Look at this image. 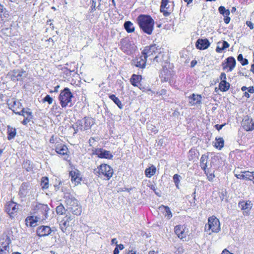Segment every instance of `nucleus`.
<instances>
[{
  "label": "nucleus",
  "instance_id": "nucleus-1",
  "mask_svg": "<svg viewBox=\"0 0 254 254\" xmlns=\"http://www.w3.org/2000/svg\"><path fill=\"white\" fill-rule=\"evenodd\" d=\"M52 147L60 157H63L64 161L70 163V151L67 145L59 137L53 135L49 139Z\"/></svg>",
  "mask_w": 254,
  "mask_h": 254
},
{
  "label": "nucleus",
  "instance_id": "nucleus-2",
  "mask_svg": "<svg viewBox=\"0 0 254 254\" xmlns=\"http://www.w3.org/2000/svg\"><path fill=\"white\" fill-rule=\"evenodd\" d=\"M9 108L13 113L22 115L24 117L22 123L23 125H26L32 120V113L30 111L29 109H24L23 108L22 104L18 101H14L12 102V104H9Z\"/></svg>",
  "mask_w": 254,
  "mask_h": 254
},
{
  "label": "nucleus",
  "instance_id": "nucleus-3",
  "mask_svg": "<svg viewBox=\"0 0 254 254\" xmlns=\"http://www.w3.org/2000/svg\"><path fill=\"white\" fill-rule=\"evenodd\" d=\"M136 21L143 32L148 35L152 34L154 29V21L150 15L140 14L137 17Z\"/></svg>",
  "mask_w": 254,
  "mask_h": 254
},
{
  "label": "nucleus",
  "instance_id": "nucleus-4",
  "mask_svg": "<svg viewBox=\"0 0 254 254\" xmlns=\"http://www.w3.org/2000/svg\"><path fill=\"white\" fill-rule=\"evenodd\" d=\"M50 209L47 204L39 203L34 207L33 211V224L42 222L47 218Z\"/></svg>",
  "mask_w": 254,
  "mask_h": 254
},
{
  "label": "nucleus",
  "instance_id": "nucleus-5",
  "mask_svg": "<svg viewBox=\"0 0 254 254\" xmlns=\"http://www.w3.org/2000/svg\"><path fill=\"white\" fill-rule=\"evenodd\" d=\"M76 224L77 221L74 217L70 215H66L60 221V229L63 233L67 235L73 231Z\"/></svg>",
  "mask_w": 254,
  "mask_h": 254
},
{
  "label": "nucleus",
  "instance_id": "nucleus-6",
  "mask_svg": "<svg viewBox=\"0 0 254 254\" xmlns=\"http://www.w3.org/2000/svg\"><path fill=\"white\" fill-rule=\"evenodd\" d=\"M94 175L104 180H109L114 175V170L110 165L101 163L94 170Z\"/></svg>",
  "mask_w": 254,
  "mask_h": 254
},
{
  "label": "nucleus",
  "instance_id": "nucleus-7",
  "mask_svg": "<svg viewBox=\"0 0 254 254\" xmlns=\"http://www.w3.org/2000/svg\"><path fill=\"white\" fill-rule=\"evenodd\" d=\"M220 231V223L216 216L212 215L208 218V223L205 225V231L211 235L213 233H218Z\"/></svg>",
  "mask_w": 254,
  "mask_h": 254
},
{
  "label": "nucleus",
  "instance_id": "nucleus-8",
  "mask_svg": "<svg viewBox=\"0 0 254 254\" xmlns=\"http://www.w3.org/2000/svg\"><path fill=\"white\" fill-rule=\"evenodd\" d=\"M20 207L19 204L12 200H9L5 204L4 211L8 214L9 218L13 219L18 215Z\"/></svg>",
  "mask_w": 254,
  "mask_h": 254
},
{
  "label": "nucleus",
  "instance_id": "nucleus-9",
  "mask_svg": "<svg viewBox=\"0 0 254 254\" xmlns=\"http://www.w3.org/2000/svg\"><path fill=\"white\" fill-rule=\"evenodd\" d=\"M73 97V94L71 93L69 89L67 87L61 91L59 99L62 107L66 108L68 104L71 103Z\"/></svg>",
  "mask_w": 254,
  "mask_h": 254
},
{
  "label": "nucleus",
  "instance_id": "nucleus-10",
  "mask_svg": "<svg viewBox=\"0 0 254 254\" xmlns=\"http://www.w3.org/2000/svg\"><path fill=\"white\" fill-rule=\"evenodd\" d=\"M91 156H96L100 159L111 160L113 158V155L110 151H108L103 148H92L91 149Z\"/></svg>",
  "mask_w": 254,
  "mask_h": 254
},
{
  "label": "nucleus",
  "instance_id": "nucleus-11",
  "mask_svg": "<svg viewBox=\"0 0 254 254\" xmlns=\"http://www.w3.org/2000/svg\"><path fill=\"white\" fill-rule=\"evenodd\" d=\"M174 233L178 238L183 241L186 240L189 236V229L185 224H178L174 227Z\"/></svg>",
  "mask_w": 254,
  "mask_h": 254
},
{
  "label": "nucleus",
  "instance_id": "nucleus-12",
  "mask_svg": "<svg viewBox=\"0 0 254 254\" xmlns=\"http://www.w3.org/2000/svg\"><path fill=\"white\" fill-rule=\"evenodd\" d=\"M67 205H69L68 209L74 215H80L81 212V207L78 204L76 200L72 198H67L65 200Z\"/></svg>",
  "mask_w": 254,
  "mask_h": 254
},
{
  "label": "nucleus",
  "instance_id": "nucleus-13",
  "mask_svg": "<svg viewBox=\"0 0 254 254\" xmlns=\"http://www.w3.org/2000/svg\"><path fill=\"white\" fill-rule=\"evenodd\" d=\"M160 52V49L158 48V46H157L156 44H153L148 47H146L142 53L146 58L154 55L155 57L153 60L157 61L158 56L157 55L159 54Z\"/></svg>",
  "mask_w": 254,
  "mask_h": 254
},
{
  "label": "nucleus",
  "instance_id": "nucleus-14",
  "mask_svg": "<svg viewBox=\"0 0 254 254\" xmlns=\"http://www.w3.org/2000/svg\"><path fill=\"white\" fill-rule=\"evenodd\" d=\"M241 127L246 131H252L254 130V121L249 116H244L241 122Z\"/></svg>",
  "mask_w": 254,
  "mask_h": 254
},
{
  "label": "nucleus",
  "instance_id": "nucleus-15",
  "mask_svg": "<svg viewBox=\"0 0 254 254\" xmlns=\"http://www.w3.org/2000/svg\"><path fill=\"white\" fill-rule=\"evenodd\" d=\"M121 49L128 55L132 54L135 50V47L128 39H123L121 41Z\"/></svg>",
  "mask_w": 254,
  "mask_h": 254
},
{
  "label": "nucleus",
  "instance_id": "nucleus-16",
  "mask_svg": "<svg viewBox=\"0 0 254 254\" xmlns=\"http://www.w3.org/2000/svg\"><path fill=\"white\" fill-rule=\"evenodd\" d=\"M238 206L241 210L243 211V215H249L253 203L250 200H241L238 203Z\"/></svg>",
  "mask_w": 254,
  "mask_h": 254
},
{
  "label": "nucleus",
  "instance_id": "nucleus-17",
  "mask_svg": "<svg viewBox=\"0 0 254 254\" xmlns=\"http://www.w3.org/2000/svg\"><path fill=\"white\" fill-rule=\"evenodd\" d=\"M69 176L70 177V180L74 185H79L81 180L82 178L81 177V174L78 170L76 169H74L69 172Z\"/></svg>",
  "mask_w": 254,
  "mask_h": 254
},
{
  "label": "nucleus",
  "instance_id": "nucleus-18",
  "mask_svg": "<svg viewBox=\"0 0 254 254\" xmlns=\"http://www.w3.org/2000/svg\"><path fill=\"white\" fill-rule=\"evenodd\" d=\"M146 58L142 54V55L136 57L132 61V64L140 68H144L146 65Z\"/></svg>",
  "mask_w": 254,
  "mask_h": 254
},
{
  "label": "nucleus",
  "instance_id": "nucleus-19",
  "mask_svg": "<svg viewBox=\"0 0 254 254\" xmlns=\"http://www.w3.org/2000/svg\"><path fill=\"white\" fill-rule=\"evenodd\" d=\"M26 75L27 73L25 71L21 69H14L8 73L7 77L13 79H14V78L19 79L20 78L26 77Z\"/></svg>",
  "mask_w": 254,
  "mask_h": 254
},
{
  "label": "nucleus",
  "instance_id": "nucleus-20",
  "mask_svg": "<svg viewBox=\"0 0 254 254\" xmlns=\"http://www.w3.org/2000/svg\"><path fill=\"white\" fill-rule=\"evenodd\" d=\"M235 65L236 60L232 57H228L226 60V62L223 63L222 64L223 69L227 71H232L235 67Z\"/></svg>",
  "mask_w": 254,
  "mask_h": 254
},
{
  "label": "nucleus",
  "instance_id": "nucleus-21",
  "mask_svg": "<svg viewBox=\"0 0 254 254\" xmlns=\"http://www.w3.org/2000/svg\"><path fill=\"white\" fill-rule=\"evenodd\" d=\"M51 233V229L50 226H39L36 229V234L39 237L48 236Z\"/></svg>",
  "mask_w": 254,
  "mask_h": 254
},
{
  "label": "nucleus",
  "instance_id": "nucleus-22",
  "mask_svg": "<svg viewBox=\"0 0 254 254\" xmlns=\"http://www.w3.org/2000/svg\"><path fill=\"white\" fill-rule=\"evenodd\" d=\"M189 105L190 106L199 105L201 104L202 96L200 94L192 93L189 96Z\"/></svg>",
  "mask_w": 254,
  "mask_h": 254
},
{
  "label": "nucleus",
  "instance_id": "nucleus-23",
  "mask_svg": "<svg viewBox=\"0 0 254 254\" xmlns=\"http://www.w3.org/2000/svg\"><path fill=\"white\" fill-rule=\"evenodd\" d=\"M30 186L26 183H23L19 190V195L21 198H24L30 194Z\"/></svg>",
  "mask_w": 254,
  "mask_h": 254
},
{
  "label": "nucleus",
  "instance_id": "nucleus-24",
  "mask_svg": "<svg viewBox=\"0 0 254 254\" xmlns=\"http://www.w3.org/2000/svg\"><path fill=\"white\" fill-rule=\"evenodd\" d=\"M169 0H162L160 6V11L163 13L165 16H168L171 13L168 4Z\"/></svg>",
  "mask_w": 254,
  "mask_h": 254
},
{
  "label": "nucleus",
  "instance_id": "nucleus-25",
  "mask_svg": "<svg viewBox=\"0 0 254 254\" xmlns=\"http://www.w3.org/2000/svg\"><path fill=\"white\" fill-rule=\"evenodd\" d=\"M210 43L207 39H199L197 40L195 46L199 50H204L209 47Z\"/></svg>",
  "mask_w": 254,
  "mask_h": 254
},
{
  "label": "nucleus",
  "instance_id": "nucleus-26",
  "mask_svg": "<svg viewBox=\"0 0 254 254\" xmlns=\"http://www.w3.org/2000/svg\"><path fill=\"white\" fill-rule=\"evenodd\" d=\"M159 209L162 210L163 214L166 219L169 220L172 217V212L168 206L162 205L159 207Z\"/></svg>",
  "mask_w": 254,
  "mask_h": 254
},
{
  "label": "nucleus",
  "instance_id": "nucleus-27",
  "mask_svg": "<svg viewBox=\"0 0 254 254\" xmlns=\"http://www.w3.org/2000/svg\"><path fill=\"white\" fill-rule=\"evenodd\" d=\"M7 139L8 140L14 139L16 134V129L15 127L8 125L7 127Z\"/></svg>",
  "mask_w": 254,
  "mask_h": 254
},
{
  "label": "nucleus",
  "instance_id": "nucleus-28",
  "mask_svg": "<svg viewBox=\"0 0 254 254\" xmlns=\"http://www.w3.org/2000/svg\"><path fill=\"white\" fill-rule=\"evenodd\" d=\"M130 82L132 85L138 87L141 90L150 91L149 88L142 84L141 80H130Z\"/></svg>",
  "mask_w": 254,
  "mask_h": 254
},
{
  "label": "nucleus",
  "instance_id": "nucleus-29",
  "mask_svg": "<svg viewBox=\"0 0 254 254\" xmlns=\"http://www.w3.org/2000/svg\"><path fill=\"white\" fill-rule=\"evenodd\" d=\"M156 172V169L155 166L152 165L150 167L145 169L144 174L146 177L151 178L152 176L155 174Z\"/></svg>",
  "mask_w": 254,
  "mask_h": 254
},
{
  "label": "nucleus",
  "instance_id": "nucleus-30",
  "mask_svg": "<svg viewBox=\"0 0 254 254\" xmlns=\"http://www.w3.org/2000/svg\"><path fill=\"white\" fill-rule=\"evenodd\" d=\"M11 243V241L8 236L2 235L0 237V248L9 245Z\"/></svg>",
  "mask_w": 254,
  "mask_h": 254
},
{
  "label": "nucleus",
  "instance_id": "nucleus-31",
  "mask_svg": "<svg viewBox=\"0 0 254 254\" xmlns=\"http://www.w3.org/2000/svg\"><path fill=\"white\" fill-rule=\"evenodd\" d=\"M229 46L230 45L229 43L225 41L220 42L218 43V45L216 47V51L217 53H221L223 50L229 48Z\"/></svg>",
  "mask_w": 254,
  "mask_h": 254
},
{
  "label": "nucleus",
  "instance_id": "nucleus-32",
  "mask_svg": "<svg viewBox=\"0 0 254 254\" xmlns=\"http://www.w3.org/2000/svg\"><path fill=\"white\" fill-rule=\"evenodd\" d=\"M208 158V155L205 154H202L201 158H200V166H201L202 170H205V169L207 168Z\"/></svg>",
  "mask_w": 254,
  "mask_h": 254
},
{
  "label": "nucleus",
  "instance_id": "nucleus-33",
  "mask_svg": "<svg viewBox=\"0 0 254 254\" xmlns=\"http://www.w3.org/2000/svg\"><path fill=\"white\" fill-rule=\"evenodd\" d=\"M202 170L204 172L208 180L210 182L213 181V179L215 178V171L208 168Z\"/></svg>",
  "mask_w": 254,
  "mask_h": 254
},
{
  "label": "nucleus",
  "instance_id": "nucleus-34",
  "mask_svg": "<svg viewBox=\"0 0 254 254\" xmlns=\"http://www.w3.org/2000/svg\"><path fill=\"white\" fill-rule=\"evenodd\" d=\"M224 141L222 137H216L215 142L213 146L218 150H221L224 147Z\"/></svg>",
  "mask_w": 254,
  "mask_h": 254
},
{
  "label": "nucleus",
  "instance_id": "nucleus-35",
  "mask_svg": "<svg viewBox=\"0 0 254 254\" xmlns=\"http://www.w3.org/2000/svg\"><path fill=\"white\" fill-rule=\"evenodd\" d=\"M40 186L42 187L43 190L49 189V180L47 177H43L40 179Z\"/></svg>",
  "mask_w": 254,
  "mask_h": 254
},
{
  "label": "nucleus",
  "instance_id": "nucleus-36",
  "mask_svg": "<svg viewBox=\"0 0 254 254\" xmlns=\"http://www.w3.org/2000/svg\"><path fill=\"white\" fill-rule=\"evenodd\" d=\"M198 152L194 148H191L190 150L189 151V160H193L195 159L198 158Z\"/></svg>",
  "mask_w": 254,
  "mask_h": 254
},
{
  "label": "nucleus",
  "instance_id": "nucleus-37",
  "mask_svg": "<svg viewBox=\"0 0 254 254\" xmlns=\"http://www.w3.org/2000/svg\"><path fill=\"white\" fill-rule=\"evenodd\" d=\"M219 87L220 90L225 92L229 90L230 84L229 82H227L226 80H221L219 83Z\"/></svg>",
  "mask_w": 254,
  "mask_h": 254
},
{
  "label": "nucleus",
  "instance_id": "nucleus-38",
  "mask_svg": "<svg viewBox=\"0 0 254 254\" xmlns=\"http://www.w3.org/2000/svg\"><path fill=\"white\" fill-rule=\"evenodd\" d=\"M101 0H92L90 7L91 12L94 11L96 8L100 9Z\"/></svg>",
  "mask_w": 254,
  "mask_h": 254
},
{
  "label": "nucleus",
  "instance_id": "nucleus-39",
  "mask_svg": "<svg viewBox=\"0 0 254 254\" xmlns=\"http://www.w3.org/2000/svg\"><path fill=\"white\" fill-rule=\"evenodd\" d=\"M109 98L113 101L115 104H117L118 107L120 109H122L124 106L122 104V102L120 101V99L116 97L114 94H110L109 95Z\"/></svg>",
  "mask_w": 254,
  "mask_h": 254
},
{
  "label": "nucleus",
  "instance_id": "nucleus-40",
  "mask_svg": "<svg viewBox=\"0 0 254 254\" xmlns=\"http://www.w3.org/2000/svg\"><path fill=\"white\" fill-rule=\"evenodd\" d=\"M56 211L58 215H63L65 213L66 209L63 205L60 203V205L56 207Z\"/></svg>",
  "mask_w": 254,
  "mask_h": 254
},
{
  "label": "nucleus",
  "instance_id": "nucleus-41",
  "mask_svg": "<svg viewBox=\"0 0 254 254\" xmlns=\"http://www.w3.org/2000/svg\"><path fill=\"white\" fill-rule=\"evenodd\" d=\"M161 74V78H163L164 79H169L171 78L172 73L170 70H168L167 68H164Z\"/></svg>",
  "mask_w": 254,
  "mask_h": 254
},
{
  "label": "nucleus",
  "instance_id": "nucleus-42",
  "mask_svg": "<svg viewBox=\"0 0 254 254\" xmlns=\"http://www.w3.org/2000/svg\"><path fill=\"white\" fill-rule=\"evenodd\" d=\"M125 29L128 33L132 32L134 30L133 24L130 21H127L124 23Z\"/></svg>",
  "mask_w": 254,
  "mask_h": 254
},
{
  "label": "nucleus",
  "instance_id": "nucleus-43",
  "mask_svg": "<svg viewBox=\"0 0 254 254\" xmlns=\"http://www.w3.org/2000/svg\"><path fill=\"white\" fill-rule=\"evenodd\" d=\"M83 120L84 128H85V129L90 128L91 126L93 125L92 123V119L89 117H86L84 118Z\"/></svg>",
  "mask_w": 254,
  "mask_h": 254
},
{
  "label": "nucleus",
  "instance_id": "nucleus-44",
  "mask_svg": "<svg viewBox=\"0 0 254 254\" xmlns=\"http://www.w3.org/2000/svg\"><path fill=\"white\" fill-rule=\"evenodd\" d=\"M218 10L220 13L223 15L224 16L229 15L230 14V10L229 9H226L225 7L223 6H220L218 8Z\"/></svg>",
  "mask_w": 254,
  "mask_h": 254
},
{
  "label": "nucleus",
  "instance_id": "nucleus-45",
  "mask_svg": "<svg viewBox=\"0 0 254 254\" xmlns=\"http://www.w3.org/2000/svg\"><path fill=\"white\" fill-rule=\"evenodd\" d=\"M246 180L250 181L253 182L254 185V171L248 172L246 174Z\"/></svg>",
  "mask_w": 254,
  "mask_h": 254
},
{
  "label": "nucleus",
  "instance_id": "nucleus-46",
  "mask_svg": "<svg viewBox=\"0 0 254 254\" xmlns=\"http://www.w3.org/2000/svg\"><path fill=\"white\" fill-rule=\"evenodd\" d=\"M238 61L241 63L243 65L248 64V61L246 59H244L242 54H239L237 58Z\"/></svg>",
  "mask_w": 254,
  "mask_h": 254
},
{
  "label": "nucleus",
  "instance_id": "nucleus-47",
  "mask_svg": "<svg viewBox=\"0 0 254 254\" xmlns=\"http://www.w3.org/2000/svg\"><path fill=\"white\" fill-rule=\"evenodd\" d=\"M10 251L9 245L0 247V254H9Z\"/></svg>",
  "mask_w": 254,
  "mask_h": 254
},
{
  "label": "nucleus",
  "instance_id": "nucleus-48",
  "mask_svg": "<svg viewBox=\"0 0 254 254\" xmlns=\"http://www.w3.org/2000/svg\"><path fill=\"white\" fill-rule=\"evenodd\" d=\"M247 172H248V171L241 172L240 173V174H236L234 175H235L236 178L238 179L246 180V175Z\"/></svg>",
  "mask_w": 254,
  "mask_h": 254
},
{
  "label": "nucleus",
  "instance_id": "nucleus-49",
  "mask_svg": "<svg viewBox=\"0 0 254 254\" xmlns=\"http://www.w3.org/2000/svg\"><path fill=\"white\" fill-rule=\"evenodd\" d=\"M180 176L179 174H175L173 176V180H174V183L176 188H179V185L180 183Z\"/></svg>",
  "mask_w": 254,
  "mask_h": 254
},
{
  "label": "nucleus",
  "instance_id": "nucleus-50",
  "mask_svg": "<svg viewBox=\"0 0 254 254\" xmlns=\"http://www.w3.org/2000/svg\"><path fill=\"white\" fill-rule=\"evenodd\" d=\"M42 102L43 103L47 102L49 105H51L53 102V99L52 97H50L49 95H47L46 96L42 99Z\"/></svg>",
  "mask_w": 254,
  "mask_h": 254
},
{
  "label": "nucleus",
  "instance_id": "nucleus-51",
  "mask_svg": "<svg viewBox=\"0 0 254 254\" xmlns=\"http://www.w3.org/2000/svg\"><path fill=\"white\" fill-rule=\"evenodd\" d=\"M124 246L123 244L117 245L114 250V254H118L120 253V250L122 251L124 249Z\"/></svg>",
  "mask_w": 254,
  "mask_h": 254
},
{
  "label": "nucleus",
  "instance_id": "nucleus-52",
  "mask_svg": "<svg viewBox=\"0 0 254 254\" xmlns=\"http://www.w3.org/2000/svg\"><path fill=\"white\" fill-rule=\"evenodd\" d=\"M23 168L26 169L27 171H29L31 169L30 166V163L28 161H24L22 164Z\"/></svg>",
  "mask_w": 254,
  "mask_h": 254
},
{
  "label": "nucleus",
  "instance_id": "nucleus-53",
  "mask_svg": "<svg viewBox=\"0 0 254 254\" xmlns=\"http://www.w3.org/2000/svg\"><path fill=\"white\" fill-rule=\"evenodd\" d=\"M25 224L28 227H32V216H29L26 218Z\"/></svg>",
  "mask_w": 254,
  "mask_h": 254
},
{
  "label": "nucleus",
  "instance_id": "nucleus-54",
  "mask_svg": "<svg viewBox=\"0 0 254 254\" xmlns=\"http://www.w3.org/2000/svg\"><path fill=\"white\" fill-rule=\"evenodd\" d=\"M142 76L140 75L133 74L130 79H141Z\"/></svg>",
  "mask_w": 254,
  "mask_h": 254
},
{
  "label": "nucleus",
  "instance_id": "nucleus-55",
  "mask_svg": "<svg viewBox=\"0 0 254 254\" xmlns=\"http://www.w3.org/2000/svg\"><path fill=\"white\" fill-rule=\"evenodd\" d=\"M246 24L247 25L250 27V28L251 29H254V24L251 22V21H247L246 22Z\"/></svg>",
  "mask_w": 254,
  "mask_h": 254
},
{
  "label": "nucleus",
  "instance_id": "nucleus-56",
  "mask_svg": "<svg viewBox=\"0 0 254 254\" xmlns=\"http://www.w3.org/2000/svg\"><path fill=\"white\" fill-rule=\"evenodd\" d=\"M226 125V124H224L223 125H215V128L218 130V131H219L220 130H221L223 127H224Z\"/></svg>",
  "mask_w": 254,
  "mask_h": 254
},
{
  "label": "nucleus",
  "instance_id": "nucleus-57",
  "mask_svg": "<svg viewBox=\"0 0 254 254\" xmlns=\"http://www.w3.org/2000/svg\"><path fill=\"white\" fill-rule=\"evenodd\" d=\"M96 141V139H94V137H91L89 139V144L90 146H93V143Z\"/></svg>",
  "mask_w": 254,
  "mask_h": 254
},
{
  "label": "nucleus",
  "instance_id": "nucleus-58",
  "mask_svg": "<svg viewBox=\"0 0 254 254\" xmlns=\"http://www.w3.org/2000/svg\"><path fill=\"white\" fill-rule=\"evenodd\" d=\"M224 21L226 24H228L230 21V18L229 17V15H227L226 16H224Z\"/></svg>",
  "mask_w": 254,
  "mask_h": 254
},
{
  "label": "nucleus",
  "instance_id": "nucleus-59",
  "mask_svg": "<svg viewBox=\"0 0 254 254\" xmlns=\"http://www.w3.org/2000/svg\"><path fill=\"white\" fill-rule=\"evenodd\" d=\"M247 90L250 93L253 94L254 93V89L253 86H250V87L247 88Z\"/></svg>",
  "mask_w": 254,
  "mask_h": 254
},
{
  "label": "nucleus",
  "instance_id": "nucleus-60",
  "mask_svg": "<svg viewBox=\"0 0 254 254\" xmlns=\"http://www.w3.org/2000/svg\"><path fill=\"white\" fill-rule=\"evenodd\" d=\"M111 244L112 245L115 244V245H116V246H117V245H118L117 238H113V239H112V240H111Z\"/></svg>",
  "mask_w": 254,
  "mask_h": 254
},
{
  "label": "nucleus",
  "instance_id": "nucleus-61",
  "mask_svg": "<svg viewBox=\"0 0 254 254\" xmlns=\"http://www.w3.org/2000/svg\"><path fill=\"white\" fill-rule=\"evenodd\" d=\"M222 254H233L232 253H230L229 250L225 249L223 250Z\"/></svg>",
  "mask_w": 254,
  "mask_h": 254
},
{
  "label": "nucleus",
  "instance_id": "nucleus-62",
  "mask_svg": "<svg viewBox=\"0 0 254 254\" xmlns=\"http://www.w3.org/2000/svg\"><path fill=\"white\" fill-rule=\"evenodd\" d=\"M196 64H197L196 61H195V60L192 61L190 63L191 67H194L196 65Z\"/></svg>",
  "mask_w": 254,
  "mask_h": 254
},
{
  "label": "nucleus",
  "instance_id": "nucleus-63",
  "mask_svg": "<svg viewBox=\"0 0 254 254\" xmlns=\"http://www.w3.org/2000/svg\"><path fill=\"white\" fill-rule=\"evenodd\" d=\"M59 88V85H57L55 87V89L54 90H50V93H52L53 92H57L58 91V88Z\"/></svg>",
  "mask_w": 254,
  "mask_h": 254
},
{
  "label": "nucleus",
  "instance_id": "nucleus-64",
  "mask_svg": "<svg viewBox=\"0 0 254 254\" xmlns=\"http://www.w3.org/2000/svg\"><path fill=\"white\" fill-rule=\"evenodd\" d=\"M127 254H136V252L133 250H129L128 251Z\"/></svg>",
  "mask_w": 254,
  "mask_h": 254
}]
</instances>
